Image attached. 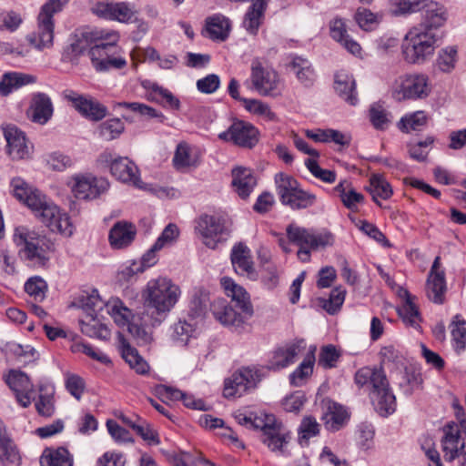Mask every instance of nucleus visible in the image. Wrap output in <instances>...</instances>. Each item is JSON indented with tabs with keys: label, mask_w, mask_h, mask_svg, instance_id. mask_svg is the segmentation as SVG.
<instances>
[{
	"label": "nucleus",
	"mask_w": 466,
	"mask_h": 466,
	"mask_svg": "<svg viewBox=\"0 0 466 466\" xmlns=\"http://www.w3.org/2000/svg\"><path fill=\"white\" fill-rule=\"evenodd\" d=\"M451 336L458 351L466 347V321L460 315H455L451 322Z\"/></svg>",
	"instance_id": "680f3d73"
},
{
	"label": "nucleus",
	"mask_w": 466,
	"mask_h": 466,
	"mask_svg": "<svg viewBox=\"0 0 466 466\" xmlns=\"http://www.w3.org/2000/svg\"><path fill=\"white\" fill-rule=\"evenodd\" d=\"M196 330L197 321L195 319L192 318H189V320L179 319L173 326L172 338L174 340L185 346L188 342L189 339L194 336Z\"/></svg>",
	"instance_id": "8fccbe9b"
},
{
	"label": "nucleus",
	"mask_w": 466,
	"mask_h": 466,
	"mask_svg": "<svg viewBox=\"0 0 466 466\" xmlns=\"http://www.w3.org/2000/svg\"><path fill=\"white\" fill-rule=\"evenodd\" d=\"M173 163L176 168L180 169L188 167H195L198 164L196 158L191 156L190 147L187 143L177 145Z\"/></svg>",
	"instance_id": "bf43d9fd"
},
{
	"label": "nucleus",
	"mask_w": 466,
	"mask_h": 466,
	"mask_svg": "<svg viewBox=\"0 0 466 466\" xmlns=\"http://www.w3.org/2000/svg\"><path fill=\"white\" fill-rule=\"evenodd\" d=\"M368 190L372 196V199L380 206L379 198L389 199L392 195V188L390 183L384 178L383 176L374 174L370 178V186Z\"/></svg>",
	"instance_id": "09e8293b"
},
{
	"label": "nucleus",
	"mask_w": 466,
	"mask_h": 466,
	"mask_svg": "<svg viewBox=\"0 0 466 466\" xmlns=\"http://www.w3.org/2000/svg\"><path fill=\"white\" fill-rule=\"evenodd\" d=\"M38 390L40 394L35 403L36 411L41 416L51 417L55 412L54 390L48 391L44 385H40Z\"/></svg>",
	"instance_id": "603ef678"
},
{
	"label": "nucleus",
	"mask_w": 466,
	"mask_h": 466,
	"mask_svg": "<svg viewBox=\"0 0 466 466\" xmlns=\"http://www.w3.org/2000/svg\"><path fill=\"white\" fill-rule=\"evenodd\" d=\"M245 108L255 115H258L268 121L276 119V115L271 111L269 106L258 99H243Z\"/></svg>",
	"instance_id": "e2e57ef3"
},
{
	"label": "nucleus",
	"mask_w": 466,
	"mask_h": 466,
	"mask_svg": "<svg viewBox=\"0 0 466 466\" xmlns=\"http://www.w3.org/2000/svg\"><path fill=\"white\" fill-rule=\"evenodd\" d=\"M298 80L305 86L313 85L316 75L311 63L300 56H296L289 64Z\"/></svg>",
	"instance_id": "49530a36"
},
{
	"label": "nucleus",
	"mask_w": 466,
	"mask_h": 466,
	"mask_svg": "<svg viewBox=\"0 0 466 466\" xmlns=\"http://www.w3.org/2000/svg\"><path fill=\"white\" fill-rule=\"evenodd\" d=\"M53 113V103L46 94L38 92L32 96L26 115L33 123L45 125L52 118Z\"/></svg>",
	"instance_id": "412c9836"
},
{
	"label": "nucleus",
	"mask_w": 466,
	"mask_h": 466,
	"mask_svg": "<svg viewBox=\"0 0 466 466\" xmlns=\"http://www.w3.org/2000/svg\"><path fill=\"white\" fill-rule=\"evenodd\" d=\"M370 398L374 410L381 417H387L396 410V398L390 388V384L381 390H370Z\"/></svg>",
	"instance_id": "72a5a7b5"
},
{
	"label": "nucleus",
	"mask_w": 466,
	"mask_h": 466,
	"mask_svg": "<svg viewBox=\"0 0 466 466\" xmlns=\"http://www.w3.org/2000/svg\"><path fill=\"white\" fill-rule=\"evenodd\" d=\"M6 382L11 390L15 391L16 400L21 406L28 407L34 399V385L29 377L20 370H11Z\"/></svg>",
	"instance_id": "aec40b11"
},
{
	"label": "nucleus",
	"mask_w": 466,
	"mask_h": 466,
	"mask_svg": "<svg viewBox=\"0 0 466 466\" xmlns=\"http://www.w3.org/2000/svg\"><path fill=\"white\" fill-rule=\"evenodd\" d=\"M230 259L238 274L246 275L250 279L256 278V276H254L255 270L251 260L250 250L246 245L242 243L235 245L231 250Z\"/></svg>",
	"instance_id": "c756f323"
},
{
	"label": "nucleus",
	"mask_w": 466,
	"mask_h": 466,
	"mask_svg": "<svg viewBox=\"0 0 466 466\" xmlns=\"http://www.w3.org/2000/svg\"><path fill=\"white\" fill-rule=\"evenodd\" d=\"M36 82V77L30 74L20 72L5 73L0 81V95L7 96L14 89L21 86L34 84Z\"/></svg>",
	"instance_id": "58836bf2"
},
{
	"label": "nucleus",
	"mask_w": 466,
	"mask_h": 466,
	"mask_svg": "<svg viewBox=\"0 0 466 466\" xmlns=\"http://www.w3.org/2000/svg\"><path fill=\"white\" fill-rule=\"evenodd\" d=\"M93 14L99 17L116 20L121 23L137 22V10L127 2L104 3L98 2L91 8Z\"/></svg>",
	"instance_id": "ddd939ff"
},
{
	"label": "nucleus",
	"mask_w": 466,
	"mask_h": 466,
	"mask_svg": "<svg viewBox=\"0 0 466 466\" xmlns=\"http://www.w3.org/2000/svg\"><path fill=\"white\" fill-rule=\"evenodd\" d=\"M157 393L161 396V398L169 400H181L184 405L187 408L193 410H208L202 400L195 399L191 395H187V393L182 392L178 389H175L169 386L162 385L157 388Z\"/></svg>",
	"instance_id": "4c0bfd02"
},
{
	"label": "nucleus",
	"mask_w": 466,
	"mask_h": 466,
	"mask_svg": "<svg viewBox=\"0 0 466 466\" xmlns=\"http://www.w3.org/2000/svg\"><path fill=\"white\" fill-rule=\"evenodd\" d=\"M124 129V122L119 118L108 119L98 127L99 136L107 141L117 137Z\"/></svg>",
	"instance_id": "052dcab7"
},
{
	"label": "nucleus",
	"mask_w": 466,
	"mask_h": 466,
	"mask_svg": "<svg viewBox=\"0 0 466 466\" xmlns=\"http://www.w3.org/2000/svg\"><path fill=\"white\" fill-rule=\"evenodd\" d=\"M211 311L215 319L222 325L232 327L236 329L241 328L252 317V315L246 314L222 299H215L212 302Z\"/></svg>",
	"instance_id": "dca6fc26"
},
{
	"label": "nucleus",
	"mask_w": 466,
	"mask_h": 466,
	"mask_svg": "<svg viewBox=\"0 0 466 466\" xmlns=\"http://www.w3.org/2000/svg\"><path fill=\"white\" fill-rule=\"evenodd\" d=\"M25 290L35 300L42 301L46 298L47 284L41 277H31L25 284Z\"/></svg>",
	"instance_id": "0e129e2a"
},
{
	"label": "nucleus",
	"mask_w": 466,
	"mask_h": 466,
	"mask_svg": "<svg viewBox=\"0 0 466 466\" xmlns=\"http://www.w3.org/2000/svg\"><path fill=\"white\" fill-rule=\"evenodd\" d=\"M102 157L109 164L110 172L117 180L137 188H144L138 176V168L129 158L122 157L113 158L110 153H104Z\"/></svg>",
	"instance_id": "9b49d317"
},
{
	"label": "nucleus",
	"mask_w": 466,
	"mask_h": 466,
	"mask_svg": "<svg viewBox=\"0 0 466 466\" xmlns=\"http://www.w3.org/2000/svg\"><path fill=\"white\" fill-rule=\"evenodd\" d=\"M261 441L274 453L285 455L286 446L291 439L290 432L274 415H266L261 425Z\"/></svg>",
	"instance_id": "9d476101"
},
{
	"label": "nucleus",
	"mask_w": 466,
	"mask_h": 466,
	"mask_svg": "<svg viewBox=\"0 0 466 466\" xmlns=\"http://www.w3.org/2000/svg\"><path fill=\"white\" fill-rule=\"evenodd\" d=\"M107 313L113 318L116 324L119 327L133 324L131 320L134 318L133 312L119 299H112L106 304Z\"/></svg>",
	"instance_id": "37998d69"
},
{
	"label": "nucleus",
	"mask_w": 466,
	"mask_h": 466,
	"mask_svg": "<svg viewBox=\"0 0 466 466\" xmlns=\"http://www.w3.org/2000/svg\"><path fill=\"white\" fill-rule=\"evenodd\" d=\"M354 17L359 26L364 31H371L379 24L378 15L367 8H359Z\"/></svg>",
	"instance_id": "774afa93"
},
{
	"label": "nucleus",
	"mask_w": 466,
	"mask_h": 466,
	"mask_svg": "<svg viewBox=\"0 0 466 466\" xmlns=\"http://www.w3.org/2000/svg\"><path fill=\"white\" fill-rule=\"evenodd\" d=\"M314 360L313 352L309 353L300 365L290 374V383L292 385L301 386L312 374Z\"/></svg>",
	"instance_id": "5fc2aeb1"
},
{
	"label": "nucleus",
	"mask_w": 466,
	"mask_h": 466,
	"mask_svg": "<svg viewBox=\"0 0 466 466\" xmlns=\"http://www.w3.org/2000/svg\"><path fill=\"white\" fill-rule=\"evenodd\" d=\"M20 462L18 449L7 434L5 425L0 420V463L3 466H19Z\"/></svg>",
	"instance_id": "2f4dec72"
},
{
	"label": "nucleus",
	"mask_w": 466,
	"mask_h": 466,
	"mask_svg": "<svg viewBox=\"0 0 466 466\" xmlns=\"http://www.w3.org/2000/svg\"><path fill=\"white\" fill-rule=\"evenodd\" d=\"M424 9L422 21L417 27L437 33V29L442 26L448 18L447 9L444 5L430 0Z\"/></svg>",
	"instance_id": "bb28decb"
},
{
	"label": "nucleus",
	"mask_w": 466,
	"mask_h": 466,
	"mask_svg": "<svg viewBox=\"0 0 466 466\" xmlns=\"http://www.w3.org/2000/svg\"><path fill=\"white\" fill-rule=\"evenodd\" d=\"M258 380L257 371L248 368L239 370L225 380L223 394L226 398L240 397L255 388Z\"/></svg>",
	"instance_id": "f3484780"
},
{
	"label": "nucleus",
	"mask_w": 466,
	"mask_h": 466,
	"mask_svg": "<svg viewBox=\"0 0 466 466\" xmlns=\"http://www.w3.org/2000/svg\"><path fill=\"white\" fill-rule=\"evenodd\" d=\"M96 38L105 40L96 44L89 49L88 55L92 66L97 72H106L112 69H122L127 66V60L122 56L120 48L116 46L119 35L116 32L101 31Z\"/></svg>",
	"instance_id": "7ed1b4c3"
},
{
	"label": "nucleus",
	"mask_w": 466,
	"mask_h": 466,
	"mask_svg": "<svg viewBox=\"0 0 466 466\" xmlns=\"http://www.w3.org/2000/svg\"><path fill=\"white\" fill-rule=\"evenodd\" d=\"M268 2V0H256L246 13L243 25L249 34H257Z\"/></svg>",
	"instance_id": "79ce46f5"
},
{
	"label": "nucleus",
	"mask_w": 466,
	"mask_h": 466,
	"mask_svg": "<svg viewBox=\"0 0 466 466\" xmlns=\"http://www.w3.org/2000/svg\"><path fill=\"white\" fill-rule=\"evenodd\" d=\"M431 93L430 79L425 74H406L399 76L392 86L396 101L423 99Z\"/></svg>",
	"instance_id": "0eeeda50"
},
{
	"label": "nucleus",
	"mask_w": 466,
	"mask_h": 466,
	"mask_svg": "<svg viewBox=\"0 0 466 466\" xmlns=\"http://www.w3.org/2000/svg\"><path fill=\"white\" fill-rule=\"evenodd\" d=\"M287 235L289 241L299 246V258L307 262L310 258V249L317 250L320 248L330 247L334 244L335 238L329 231L314 233L313 231L294 225L287 228Z\"/></svg>",
	"instance_id": "39448f33"
},
{
	"label": "nucleus",
	"mask_w": 466,
	"mask_h": 466,
	"mask_svg": "<svg viewBox=\"0 0 466 466\" xmlns=\"http://www.w3.org/2000/svg\"><path fill=\"white\" fill-rule=\"evenodd\" d=\"M316 201V196L301 189L299 187L287 199L284 205L293 209H301L311 207Z\"/></svg>",
	"instance_id": "6e6d98bb"
},
{
	"label": "nucleus",
	"mask_w": 466,
	"mask_h": 466,
	"mask_svg": "<svg viewBox=\"0 0 466 466\" xmlns=\"http://www.w3.org/2000/svg\"><path fill=\"white\" fill-rule=\"evenodd\" d=\"M55 22L37 16V29L26 35L27 42L36 50L51 49L54 46Z\"/></svg>",
	"instance_id": "b1692460"
},
{
	"label": "nucleus",
	"mask_w": 466,
	"mask_h": 466,
	"mask_svg": "<svg viewBox=\"0 0 466 466\" xmlns=\"http://www.w3.org/2000/svg\"><path fill=\"white\" fill-rule=\"evenodd\" d=\"M64 97L83 116L92 121H99L106 116V107L92 97L83 96L74 90H66Z\"/></svg>",
	"instance_id": "4468645a"
},
{
	"label": "nucleus",
	"mask_w": 466,
	"mask_h": 466,
	"mask_svg": "<svg viewBox=\"0 0 466 466\" xmlns=\"http://www.w3.org/2000/svg\"><path fill=\"white\" fill-rule=\"evenodd\" d=\"M461 426H458L455 422L445 426L441 444L446 460L453 461L460 457V453L466 448L464 440L461 437Z\"/></svg>",
	"instance_id": "5701e85b"
},
{
	"label": "nucleus",
	"mask_w": 466,
	"mask_h": 466,
	"mask_svg": "<svg viewBox=\"0 0 466 466\" xmlns=\"http://www.w3.org/2000/svg\"><path fill=\"white\" fill-rule=\"evenodd\" d=\"M441 258L436 257L426 284V293L431 301L437 304H442L444 301V295L446 292L445 273L440 269Z\"/></svg>",
	"instance_id": "4be33fe9"
},
{
	"label": "nucleus",
	"mask_w": 466,
	"mask_h": 466,
	"mask_svg": "<svg viewBox=\"0 0 466 466\" xmlns=\"http://www.w3.org/2000/svg\"><path fill=\"white\" fill-rule=\"evenodd\" d=\"M41 466H73V457L64 447L46 449L40 459Z\"/></svg>",
	"instance_id": "c03bdc74"
},
{
	"label": "nucleus",
	"mask_w": 466,
	"mask_h": 466,
	"mask_svg": "<svg viewBox=\"0 0 466 466\" xmlns=\"http://www.w3.org/2000/svg\"><path fill=\"white\" fill-rule=\"evenodd\" d=\"M14 241L20 247V258L34 268L47 267L52 252V244L46 238L26 227H17L14 232Z\"/></svg>",
	"instance_id": "f03ea898"
},
{
	"label": "nucleus",
	"mask_w": 466,
	"mask_h": 466,
	"mask_svg": "<svg viewBox=\"0 0 466 466\" xmlns=\"http://www.w3.org/2000/svg\"><path fill=\"white\" fill-rule=\"evenodd\" d=\"M30 209L52 232H59L67 237L73 234L69 216L61 212L59 208L48 200L45 195L41 194L37 200L31 204Z\"/></svg>",
	"instance_id": "423d86ee"
},
{
	"label": "nucleus",
	"mask_w": 466,
	"mask_h": 466,
	"mask_svg": "<svg viewBox=\"0 0 466 466\" xmlns=\"http://www.w3.org/2000/svg\"><path fill=\"white\" fill-rule=\"evenodd\" d=\"M237 194L243 199L247 198L257 184L252 171L246 167H236L232 169V182Z\"/></svg>",
	"instance_id": "f704fd0d"
},
{
	"label": "nucleus",
	"mask_w": 466,
	"mask_h": 466,
	"mask_svg": "<svg viewBox=\"0 0 466 466\" xmlns=\"http://www.w3.org/2000/svg\"><path fill=\"white\" fill-rule=\"evenodd\" d=\"M221 286L226 295L231 298L234 306L238 309H241L248 315H253V307L249 295L243 287L227 277L221 279Z\"/></svg>",
	"instance_id": "393cba45"
},
{
	"label": "nucleus",
	"mask_w": 466,
	"mask_h": 466,
	"mask_svg": "<svg viewBox=\"0 0 466 466\" xmlns=\"http://www.w3.org/2000/svg\"><path fill=\"white\" fill-rule=\"evenodd\" d=\"M250 81L253 89L260 96L275 97L280 95L281 82L279 74L258 59L251 64Z\"/></svg>",
	"instance_id": "1a4fd4ad"
},
{
	"label": "nucleus",
	"mask_w": 466,
	"mask_h": 466,
	"mask_svg": "<svg viewBox=\"0 0 466 466\" xmlns=\"http://www.w3.org/2000/svg\"><path fill=\"white\" fill-rule=\"evenodd\" d=\"M275 184L280 201L284 204L292 193L299 187V182L291 176L278 173L275 176Z\"/></svg>",
	"instance_id": "3c124183"
},
{
	"label": "nucleus",
	"mask_w": 466,
	"mask_h": 466,
	"mask_svg": "<svg viewBox=\"0 0 466 466\" xmlns=\"http://www.w3.org/2000/svg\"><path fill=\"white\" fill-rule=\"evenodd\" d=\"M320 425L315 418L305 417L299 428V441L300 445H307L308 441L319 433Z\"/></svg>",
	"instance_id": "13d9d810"
},
{
	"label": "nucleus",
	"mask_w": 466,
	"mask_h": 466,
	"mask_svg": "<svg viewBox=\"0 0 466 466\" xmlns=\"http://www.w3.org/2000/svg\"><path fill=\"white\" fill-rule=\"evenodd\" d=\"M72 191L80 199H94L106 192L109 182L104 177H96L91 174L76 175L72 178Z\"/></svg>",
	"instance_id": "f8f14e48"
},
{
	"label": "nucleus",
	"mask_w": 466,
	"mask_h": 466,
	"mask_svg": "<svg viewBox=\"0 0 466 466\" xmlns=\"http://www.w3.org/2000/svg\"><path fill=\"white\" fill-rule=\"evenodd\" d=\"M207 33L213 40L224 41L230 31V22L223 15H216L207 19Z\"/></svg>",
	"instance_id": "de8ad7c7"
},
{
	"label": "nucleus",
	"mask_w": 466,
	"mask_h": 466,
	"mask_svg": "<svg viewBox=\"0 0 466 466\" xmlns=\"http://www.w3.org/2000/svg\"><path fill=\"white\" fill-rule=\"evenodd\" d=\"M369 113L370 120L376 129L385 130L388 128L390 123V116L381 104L375 103L371 105Z\"/></svg>",
	"instance_id": "4d7b16f0"
},
{
	"label": "nucleus",
	"mask_w": 466,
	"mask_h": 466,
	"mask_svg": "<svg viewBox=\"0 0 466 466\" xmlns=\"http://www.w3.org/2000/svg\"><path fill=\"white\" fill-rule=\"evenodd\" d=\"M399 295L404 298V303L398 309V313L406 325L417 329L420 322V315L418 307L413 301V297L407 289H400Z\"/></svg>",
	"instance_id": "e433bc0d"
},
{
	"label": "nucleus",
	"mask_w": 466,
	"mask_h": 466,
	"mask_svg": "<svg viewBox=\"0 0 466 466\" xmlns=\"http://www.w3.org/2000/svg\"><path fill=\"white\" fill-rule=\"evenodd\" d=\"M181 295L180 288L170 279L159 277L150 279L142 291L145 318L155 328L165 321Z\"/></svg>",
	"instance_id": "f257e3e1"
},
{
	"label": "nucleus",
	"mask_w": 466,
	"mask_h": 466,
	"mask_svg": "<svg viewBox=\"0 0 466 466\" xmlns=\"http://www.w3.org/2000/svg\"><path fill=\"white\" fill-rule=\"evenodd\" d=\"M196 230L202 238L203 244L215 249L225 242L231 233V222L222 216L204 214L197 221Z\"/></svg>",
	"instance_id": "6e6552de"
},
{
	"label": "nucleus",
	"mask_w": 466,
	"mask_h": 466,
	"mask_svg": "<svg viewBox=\"0 0 466 466\" xmlns=\"http://www.w3.org/2000/svg\"><path fill=\"white\" fill-rule=\"evenodd\" d=\"M349 419L350 415L343 406L331 400L324 401L322 420L328 431H339L347 424Z\"/></svg>",
	"instance_id": "a878e982"
},
{
	"label": "nucleus",
	"mask_w": 466,
	"mask_h": 466,
	"mask_svg": "<svg viewBox=\"0 0 466 466\" xmlns=\"http://www.w3.org/2000/svg\"><path fill=\"white\" fill-rule=\"evenodd\" d=\"M429 0H390V13L393 16H407L424 9Z\"/></svg>",
	"instance_id": "a18cd8bd"
},
{
	"label": "nucleus",
	"mask_w": 466,
	"mask_h": 466,
	"mask_svg": "<svg viewBox=\"0 0 466 466\" xmlns=\"http://www.w3.org/2000/svg\"><path fill=\"white\" fill-rule=\"evenodd\" d=\"M118 350L129 367L138 374H146L149 370L147 362L139 355L137 350L130 345L128 340L118 334Z\"/></svg>",
	"instance_id": "7c9ffc66"
},
{
	"label": "nucleus",
	"mask_w": 466,
	"mask_h": 466,
	"mask_svg": "<svg viewBox=\"0 0 466 466\" xmlns=\"http://www.w3.org/2000/svg\"><path fill=\"white\" fill-rule=\"evenodd\" d=\"M427 124V116L423 111H417L402 116L398 124L402 132L420 131Z\"/></svg>",
	"instance_id": "864d4df0"
},
{
	"label": "nucleus",
	"mask_w": 466,
	"mask_h": 466,
	"mask_svg": "<svg viewBox=\"0 0 466 466\" xmlns=\"http://www.w3.org/2000/svg\"><path fill=\"white\" fill-rule=\"evenodd\" d=\"M93 34L87 30H78L70 38V43L66 46L63 53V59L74 62L89 46Z\"/></svg>",
	"instance_id": "473e14b6"
},
{
	"label": "nucleus",
	"mask_w": 466,
	"mask_h": 466,
	"mask_svg": "<svg viewBox=\"0 0 466 466\" xmlns=\"http://www.w3.org/2000/svg\"><path fill=\"white\" fill-rule=\"evenodd\" d=\"M355 383L359 387L370 386V390H381L388 387V379L381 368L363 367L355 374Z\"/></svg>",
	"instance_id": "cd10ccee"
},
{
	"label": "nucleus",
	"mask_w": 466,
	"mask_h": 466,
	"mask_svg": "<svg viewBox=\"0 0 466 466\" xmlns=\"http://www.w3.org/2000/svg\"><path fill=\"white\" fill-rule=\"evenodd\" d=\"M136 234L137 229L132 223L127 221H118L109 231V243L113 248H125L133 242Z\"/></svg>",
	"instance_id": "c85d7f7f"
},
{
	"label": "nucleus",
	"mask_w": 466,
	"mask_h": 466,
	"mask_svg": "<svg viewBox=\"0 0 466 466\" xmlns=\"http://www.w3.org/2000/svg\"><path fill=\"white\" fill-rule=\"evenodd\" d=\"M439 35L436 32L412 27L402 43V56L406 62L421 65L430 59L438 46Z\"/></svg>",
	"instance_id": "20e7f679"
},
{
	"label": "nucleus",
	"mask_w": 466,
	"mask_h": 466,
	"mask_svg": "<svg viewBox=\"0 0 466 466\" xmlns=\"http://www.w3.org/2000/svg\"><path fill=\"white\" fill-rule=\"evenodd\" d=\"M334 88L348 104L355 106L358 103L356 82L351 75L344 71L338 72L335 75Z\"/></svg>",
	"instance_id": "c9c22d12"
},
{
	"label": "nucleus",
	"mask_w": 466,
	"mask_h": 466,
	"mask_svg": "<svg viewBox=\"0 0 466 466\" xmlns=\"http://www.w3.org/2000/svg\"><path fill=\"white\" fill-rule=\"evenodd\" d=\"M83 334L99 339H107L110 337V329L93 314H87L85 319L79 320Z\"/></svg>",
	"instance_id": "ea45409f"
},
{
	"label": "nucleus",
	"mask_w": 466,
	"mask_h": 466,
	"mask_svg": "<svg viewBox=\"0 0 466 466\" xmlns=\"http://www.w3.org/2000/svg\"><path fill=\"white\" fill-rule=\"evenodd\" d=\"M306 349L304 339L294 340L277 349L268 361V368L272 370H279L294 363L299 355Z\"/></svg>",
	"instance_id": "a211bd4d"
},
{
	"label": "nucleus",
	"mask_w": 466,
	"mask_h": 466,
	"mask_svg": "<svg viewBox=\"0 0 466 466\" xmlns=\"http://www.w3.org/2000/svg\"><path fill=\"white\" fill-rule=\"evenodd\" d=\"M6 140V153L13 160L25 159L30 156V147L24 132L15 126H8L4 130Z\"/></svg>",
	"instance_id": "6ab92c4d"
},
{
	"label": "nucleus",
	"mask_w": 466,
	"mask_h": 466,
	"mask_svg": "<svg viewBox=\"0 0 466 466\" xmlns=\"http://www.w3.org/2000/svg\"><path fill=\"white\" fill-rule=\"evenodd\" d=\"M224 141H232L235 145L251 148L258 141V130L251 124L244 121H235L227 131L218 135Z\"/></svg>",
	"instance_id": "2eb2a0df"
},
{
	"label": "nucleus",
	"mask_w": 466,
	"mask_h": 466,
	"mask_svg": "<svg viewBox=\"0 0 466 466\" xmlns=\"http://www.w3.org/2000/svg\"><path fill=\"white\" fill-rule=\"evenodd\" d=\"M456 61L457 49L453 46H449L440 51L436 65L441 71L449 73L455 67Z\"/></svg>",
	"instance_id": "69168bd1"
},
{
	"label": "nucleus",
	"mask_w": 466,
	"mask_h": 466,
	"mask_svg": "<svg viewBox=\"0 0 466 466\" xmlns=\"http://www.w3.org/2000/svg\"><path fill=\"white\" fill-rule=\"evenodd\" d=\"M345 296L346 290L342 287H336L331 290L329 299L324 300L323 309L329 314L337 313L345 300Z\"/></svg>",
	"instance_id": "338daca9"
},
{
	"label": "nucleus",
	"mask_w": 466,
	"mask_h": 466,
	"mask_svg": "<svg viewBox=\"0 0 466 466\" xmlns=\"http://www.w3.org/2000/svg\"><path fill=\"white\" fill-rule=\"evenodd\" d=\"M12 193L20 202L25 203L29 208L31 204L35 202L41 196L38 189L30 187L23 178L15 177L11 180Z\"/></svg>",
	"instance_id": "a19ab883"
}]
</instances>
